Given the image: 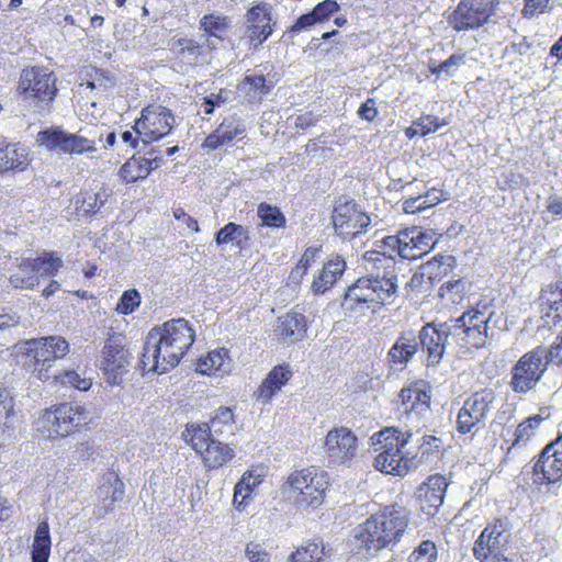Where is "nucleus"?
<instances>
[{"mask_svg":"<svg viewBox=\"0 0 562 562\" xmlns=\"http://www.w3.org/2000/svg\"><path fill=\"white\" fill-rule=\"evenodd\" d=\"M317 251H318L317 248H313V247H310L304 251L299 263L296 265V267L292 270V272L290 274V278L292 280H296V281L301 280V278L306 273L312 261H314Z\"/></svg>","mask_w":562,"mask_h":562,"instance_id":"53","label":"nucleus"},{"mask_svg":"<svg viewBox=\"0 0 562 562\" xmlns=\"http://www.w3.org/2000/svg\"><path fill=\"white\" fill-rule=\"evenodd\" d=\"M274 87L272 80L267 79L262 74L252 72L246 75L238 83L239 95L250 103L259 102L262 95L269 93Z\"/></svg>","mask_w":562,"mask_h":562,"instance_id":"29","label":"nucleus"},{"mask_svg":"<svg viewBox=\"0 0 562 562\" xmlns=\"http://www.w3.org/2000/svg\"><path fill=\"white\" fill-rule=\"evenodd\" d=\"M419 344L413 331L403 333L389 351L390 361L394 364L405 366L418 350Z\"/></svg>","mask_w":562,"mask_h":562,"instance_id":"33","label":"nucleus"},{"mask_svg":"<svg viewBox=\"0 0 562 562\" xmlns=\"http://www.w3.org/2000/svg\"><path fill=\"white\" fill-rule=\"evenodd\" d=\"M201 456L209 468L215 469L231 461L235 456V451L229 445L214 439Z\"/></svg>","mask_w":562,"mask_h":562,"instance_id":"36","label":"nucleus"},{"mask_svg":"<svg viewBox=\"0 0 562 562\" xmlns=\"http://www.w3.org/2000/svg\"><path fill=\"white\" fill-rule=\"evenodd\" d=\"M102 359L100 361V369L106 376L110 385H117L121 378L127 372L131 361V352L126 348L125 337L120 334L111 335L103 348Z\"/></svg>","mask_w":562,"mask_h":562,"instance_id":"12","label":"nucleus"},{"mask_svg":"<svg viewBox=\"0 0 562 562\" xmlns=\"http://www.w3.org/2000/svg\"><path fill=\"white\" fill-rule=\"evenodd\" d=\"M535 483H555L562 479V450L553 442L546 446L533 467Z\"/></svg>","mask_w":562,"mask_h":562,"instance_id":"20","label":"nucleus"},{"mask_svg":"<svg viewBox=\"0 0 562 562\" xmlns=\"http://www.w3.org/2000/svg\"><path fill=\"white\" fill-rule=\"evenodd\" d=\"M246 35L254 48H258L273 32L271 5L260 2L245 14Z\"/></svg>","mask_w":562,"mask_h":562,"instance_id":"18","label":"nucleus"},{"mask_svg":"<svg viewBox=\"0 0 562 562\" xmlns=\"http://www.w3.org/2000/svg\"><path fill=\"white\" fill-rule=\"evenodd\" d=\"M551 8L550 0H526L524 14L532 16L551 10Z\"/></svg>","mask_w":562,"mask_h":562,"instance_id":"59","label":"nucleus"},{"mask_svg":"<svg viewBox=\"0 0 562 562\" xmlns=\"http://www.w3.org/2000/svg\"><path fill=\"white\" fill-rule=\"evenodd\" d=\"M262 476V472L250 470L245 472L237 482L234 488L233 504L238 510L244 509L246 501L250 498L252 492L261 484Z\"/></svg>","mask_w":562,"mask_h":562,"instance_id":"34","label":"nucleus"},{"mask_svg":"<svg viewBox=\"0 0 562 562\" xmlns=\"http://www.w3.org/2000/svg\"><path fill=\"white\" fill-rule=\"evenodd\" d=\"M550 417L548 408H540L539 414L528 417L526 420L520 423L515 431V439L508 447L507 453H510L515 448L524 446L526 441L532 435V422H543Z\"/></svg>","mask_w":562,"mask_h":562,"instance_id":"40","label":"nucleus"},{"mask_svg":"<svg viewBox=\"0 0 562 562\" xmlns=\"http://www.w3.org/2000/svg\"><path fill=\"white\" fill-rule=\"evenodd\" d=\"M540 302L553 306L562 314V281L548 285L541 291Z\"/></svg>","mask_w":562,"mask_h":562,"instance_id":"48","label":"nucleus"},{"mask_svg":"<svg viewBox=\"0 0 562 562\" xmlns=\"http://www.w3.org/2000/svg\"><path fill=\"white\" fill-rule=\"evenodd\" d=\"M140 304V296L136 290L125 291L116 305V312L128 315L135 311Z\"/></svg>","mask_w":562,"mask_h":562,"instance_id":"52","label":"nucleus"},{"mask_svg":"<svg viewBox=\"0 0 562 562\" xmlns=\"http://www.w3.org/2000/svg\"><path fill=\"white\" fill-rule=\"evenodd\" d=\"M292 376L289 364L276 366L260 384L257 391V401L263 405L271 402L272 397L282 389Z\"/></svg>","mask_w":562,"mask_h":562,"instance_id":"28","label":"nucleus"},{"mask_svg":"<svg viewBox=\"0 0 562 562\" xmlns=\"http://www.w3.org/2000/svg\"><path fill=\"white\" fill-rule=\"evenodd\" d=\"M245 233L246 231L241 225L231 222L215 234V241L217 245L233 241L240 244V238L245 236Z\"/></svg>","mask_w":562,"mask_h":562,"instance_id":"47","label":"nucleus"},{"mask_svg":"<svg viewBox=\"0 0 562 562\" xmlns=\"http://www.w3.org/2000/svg\"><path fill=\"white\" fill-rule=\"evenodd\" d=\"M346 269V261L339 255H333L323 265L313 278L311 291L314 294H324L330 290L341 278Z\"/></svg>","mask_w":562,"mask_h":562,"instance_id":"26","label":"nucleus"},{"mask_svg":"<svg viewBox=\"0 0 562 562\" xmlns=\"http://www.w3.org/2000/svg\"><path fill=\"white\" fill-rule=\"evenodd\" d=\"M176 125L171 110L160 104H150L142 110L134 130L144 144L159 140L169 135Z\"/></svg>","mask_w":562,"mask_h":562,"instance_id":"11","label":"nucleus"},{"mask_svg":"<svg viewBox=\"0 0 562 562\" xmlns=\"http://www.w3.org/2000/svg\"><path fill=\"white\" fill-rule=\"evenodd\" d=\"M30 164L29 149L21 144H0V173L23 171Z\"/></svg>","mask_w":562,"mask_h":562,"instance_id":"30","label":"nucleus"},{"mask_svg":"<svg viewBox=\"0 0 562 562\" xmlns=\"http://www.w3.org/2000/svg\"><path fill=\"white\" fill-rule=\"evenodd\" d=\"M211 428L215 435L233 434L234 431V414L228 407H220L212 418Z\"/></svg>","mask_w":562,"mask_h":562,"instance_id":"46","label":"nucleus"},{"mask_svg":"<svg viewBox=\"0 0 562 562\" xmlns=\"http://www.w3.org/2000/svg\"><path fill=\"white\" fill-rule=\"evenodd\" d=\"M56 77L44 68H31L23 70L21 75V88L30 97L42 101H52L56 95Z\"/></svg>","mask_w":562,"mask_h":562,"instance_id":"19","label":"nucleus"},{"mask_svg":"<svg viewBox=\"0 0 562 562\" xmlns=\"http://www.w3.org/2000/svg\"><path fill=\"white\" fill-rule=\"evenodd\" d=\"M36 143L48 151L69 156H80L97 151V142L93 138L78 133H70L61 127H49L37 133Z\"/></svg>","mask_w":562,"mask_h":562,"instance_id":"9","label":"nucleus"},{"mask_svg":"<svg viewBox=\"0 0 562 562\" xmlns=\"http://www.w3.org/2000/svg\"><path fill=\"white\" fill-rule=\"evenodd\" d=\"M403 241V231H400L397 235L386 236L385 238H383L384 247L389 250L396 251L401 258L402 248L404 246Z\"/></svg>","mask_w":562,"mask_h":562,"instance_id":"63","label":"nucleus"},{"mask_svg":"<svg viewBox=\"0 0 562 562\" xmlns=\"http://www.w3.org/2000/svg\"><path fill=\"white\" fill-rule=\"evenodd\" d=\"M329 558L326 547L322 542L308 541L299 547L289 557V562H326Z\"/></svg>","mask_w":562,"mask_h":562,"instance_id":"39","label":"nucleus"},{"mask_svg":"<svg viewBox=\"0 0 562 562\" xmlns=\"http://www.w3.org/2000/svg\"><path fill=\"white\" fill-rule=\"evenodd\" d=\"M362 261L368 274L348 288L342 303L345 308L362 311L373 303L392 304L398 288L394 257L372 250L363 255Z\"/></svg>","mask_w":562,"mask_h":562,"instance_id":"2","label":"nucleus"},{"mask_svg":"<svg viewBox=\"0 0 562 562\" xmlns=\"http://www.w3.org/2000/svg\"><path fill=\"white\" fill-rule=\"evenodd\" d=\"M194 341V330L183 318L171 319L153 328L142 353L144 370L162 374L175 368Z\"/></svg>","mask_w":562,"mask_h":562,"instance_id":"3","label":"nucleus"},{"mask_svg":"<svg viewBox=\"0 0 562 562\" xmlns=\"http://www.w3.org/2000/svg\"><path fill=\"white\" fill-rule=\"evenodd\" d=\"M439 126L440 125L437 122V117L427 115L414 122V127L412 128V131L413 134H420L422 136H425L430 133H435L439 128Z\"/></svg>","mask_w":562,"mask_h":562,"instance_id":"56","label":"nucleus"},{"mask_svg":"<svg viewBox=\"0 0 562 562\" xmlns=\"http://www.w3.org/2000/svg\"><path fill=\"white\" fill-rule=\"evenodd\" d=\"M109 196L110 193L105 189L95 193H82L76 200L77 210L83 214H94L105 204Z\"/></svg>","mask_w":562,"mask_h":562,"instance_id":"42","label":"nucleus"},{"mask_svg":"<svg viewBox=\"0 0 562 562\" xmlns=\"http://www.w3.org/2000/svg\"><path fill=\"white\" fill-rule=\"evenodd\" d=\"M328 486V474L324 471H317L313 476L312 484H308L295 502L305 507H318L325 498Z\"/></svg>","mask_w":562,"mask_h":562,"instance_id":"32","label":"nucleus"},{"mask_svg":"<svg viewBox=\"0 0 562 562\" xmlns=\"http://www.w3.org/2000/svg\"><path fill=\"white\" fill-rule=\"evenodd\" d=\"M468 292L467 282L463 279L447 281L440 288V296L451 304H460Z\"/></svg>","mask_w":562,"mask_h":562,"instance_id":"45","label":"nucleus"},{"mask_svg":"<svg viewBox=\"0 0 562 562\" xmlns=\"http://www.w3.org/2000/svg\"><path fill=\"white\" fill-rule=\"evenodd\" d=\"M400 397L408 420H424L430 414V392L420 385L403 389Z\"/></svg>","mask_w":562,"mask_h":562,"instance_id":"23","label":"nucleus"},{"mask_svg":"<svg viewBox=\"0 0 562 562\" xmlns=\"http://www.w3.org/2000/svg\"><path fill=\"white\" fill-rule=\"evenodd\" d=\"M245 557L249 562H272L270 552L260 542L246 543Z\"/></svg>","mask_w":562,"mask_h":562,"instance_id":"51","label":"nucleus"},{"mask_svg":"<svg viewBox=\"0 0 562 562\" xmlns=\"http://www.w3.org/2000/svg\"><path fill=\"white\" fill-rule=\"evenodd\" d=\"M324 451L329 463L350 464L358 452V438L347 427H335L325 437Z\"/></svg>","mask_w":562,"mask_h":562,"instance_id":"16","label":"nucleus"},{"mask_svg":"<svg viewBox=\"0 0 562 562\" xmlns=\"http://www.w3.org/2000/svg\"><path fill=\"white\" fill-rule=\"evenodd\" d=\"M540 313H541V321L542 325L544 327H552L555 326L561 319L562 314L555 311L553 306H550L548 304L540 303Z\"/></svg>","mask_w":562,"mask_h":562,"instance_id":"58","label":"nucleus"},{"mask_svg":"<svg viewBox=\"0 0 562 562\" xmlns=\"http://www.w3.org/2000/svg\"><path fill=\"white\" fill-rule=\"evenodd\" d=\"M233 361L229 352L225 348L210 351L205 357L201 358L196 364V371L201 374H227L231 372Z\"/></svg>","mask_w":562,"mask_h":562,"instance_id":"31","label":"nucleus"},{"mask_svg":"<svg viewBox=\"0 0 562 562\" xmlns=\"http://www.w3.org/2000/svg\"><path fill=\"white\" fill-rule=\"evenodd\" d=\"M497 394L493 389H482L468 396L459 408L456 429L460 435L475 434L486 424L495 409Z\"/></svg>","mask_w":562,"mask_h":562,"instance_id":"8","label":"nucleus"},{"mask_svg":"<svg viewBox=\"0 0 562 562\" xmlns=\"http://www.w3.org/2000/svg\"><path fill=\"white\" fill-rule=\"evenodd\" d=\"M340 9L335 0H324L315 5L312 10L317 23H323Z\"/></svg>","mask_w":562,"mask_h":562,"instance_id":"54","label":"nucleus"},{"mask_svg":"<svg viewBox=\"0 0 562 562\" xmlns=\"http://www.w3.org/2000/svg\"><path fill=\"white\" fill-rule=\"evenodd\" d=\"M245 133L246 126L244 121L235 114L229 115L204 139L202 148L215 150L231 143L236 137H243Z\"/></svg>","mask_w":562,"mask_h":562,"instance_id":"25","label":"nucleus"},{"mask_svg":"<svg viewBox=\"0 0 562 562\" xmlns=\"http://www.w3.org/2000/svg\"><path fill=\"white\" fill-rule=\"evenodd\" d=\"M55 384L71 386L79 391H87L91 387V379L81 376L75 370L59 369L56 378L50 379Z\"/></svg>","mask_w":562,"mask_h":562,"instance_id":"44","label":"nucleus"},{"mask_svg":"<svg viewBox=\"0 0 562 562\" xmlns=\"http://www.w3.org/2000/svg\"><path fill=\"white\" fill-rule=\"evenodd\" d=\"M358 115L368 122H372L376 115L378 110L375 108V101L373 99H368L358 110Z\"/></svg>","mask_w":562,"mask_h":562,"instance_id":"62","label":"nucleus"},{"mask_svg":"<svg viewBox=\"0 0 562 562\" xmlns=\"http://www.w3.org/2000/svg\"><path fill=\"white\" fill-rule=\"evenodd\" d=\"M232 29V19L221 13L205 14L200 20V30L202 37L209 49L216 48L217 44L223 42Z\"/></svg>","mask_w":562,"mask_h":562,"instance_id":"27","label":"nucleus"},{"mask_svg":"<svg viewBox=\"0 0 562 562\" xmlns=\"http://www.w3.org/2000/svg\"><path fill=\"white\" fill-rule=\"evenodd\" d=\"M438 551L430 540L423 541L409 555V562H436Z\"/></svg>","mask_w":562,"mask_h":562,"instance_id":"49","label":"nucleus"},{"mask_svg":"<svg viewBox=\"0 0 562 562\" xmlns=\"http://www.w3.org/2000/svg\"><path fill=\"white\" fill-rule=\"evenodd\" d=\"M257 214L261 220V226L283 228L286 224L285 216L280 209L266 202L258 205Z\"/></svg>","mask_w":562,"mask_h":562,"instance_id":"43","label":"nucleus"},{"mask_svg":"<svg viewBox=\"0 0 562 562\" xmlns=\"http://www.w3.org/2000/svg\"><path fill=\"white\" fill-rule=\"evenodd\" d=\"M50 536L47 521H41L35 530L32 546V562H47L50 554Z\"/></svg>","mask_w":562,"mask_h":562,"instance_id":"38","label":"nucleus"},{"mask_svg":"<svg viewBox=\"0 0 562 562\" xmlns=\"http://www.w3.org/2000/svg\"><path fill=\"white\" fill-rule=\"evenodd\" d=\"M407 526L405 509L397 505L387 506L353 529V548L360 554L375 555L380 550L396 544Z\"/></svg>","mask_w":562,"mask_h":562,"instance_id":"4","label":"nucleus"},{"mask_svg":"<svg viewBox=\"0 0 562 562\" xmlns=\"http://www.w3.org/2000/svg\"><path fill=\"white\" fill-rule=\"evenodd\" d=\"M402 209L407 214L419 213L426 210L425 201L420 198L419 194L416 196H409L403 201Z\"/></svg>","mask_w":562,"mask_h":562,"instance_id":"60","label":"nucleus"},{"mask_svg":"<svg viewBox=\"0 0 562 562\" xmlns=\"http://www.w3.org/2000/svg\"><path fill=\"white\" fill-rule=\"evenodd\" d=\"M162 157L151 149L146 156H133L120 169V176L126 183H133L145 179L153 170L162 162Z\"/></svg>","mask_w":562,"mask_h":562,"instance_id":"24","label":"nucleus"},{"mask_svg":"<svg viewBox=\"0 0 562 562\" xmlns=\"http://www.w3.org/2000/svg\"><path fill=\"white\" fill-rule=\"evenodd\" d=\"M27 353L33 359V375L43 381H50L57 376L58 362L70 350L69 342L61 336H47L29 340Z\"/></svg>","mask_w":562,"mask_h":562,"instance_id":"7","label":"nucleus"},{"mask_svg":"<svg viewBox=\"0 0 562 562\" xmlns=\"http://www.w3.org/2000/svg\"><path fill=\"white\" fill-rule=\"evenodd\" d=\"M212 431L213 429L207 423H191L187 425L182 436L186 442L189 443L196 453L201 454L209 443L214 440L212 438Z\"/></svg>","mask_w":562,"mask_h":562,"instance_id":"35","label":"nucleus"},{"mask_svg":"<svg viewBox=\"0 0 562 562\" xmlns=\"http://www.w3.org/2000/svg\"><path fill=\"white\" fill-rule=\"evenodd\" d=\"M402 258L415 260L428 254L437 243L435 233L430 229L413 226L403 229Z\"/></svg>","mask_w":562,"mask_h":562,"instance_id":"21","label":"nucleus"},{"mask_svg":"<svg viewBox=\"0 0 562 562\" xmlns=\"http://www.w3.org/2000/svg\"><path fill=\"white\" fill-rule=\"evenodd\" d=\"M465 57L463 54H453L448 59L439 64V71L446 77H452L457 69L464 65Z\"/></svg>","mask_w":562,"mask_h":562,"instance_id":"57","label":"nucleus"},{"mask_svg":"<svg viewBox=\"0 0 562 562\" xmlns=\"http://www.w3.org/2000/svg\"><path fill=\"white\" fill-rule=\"evenodd\" d=\"M448 485L447 479L441 474L428 476L417 490L422 510L428 515H435L443 504Z\"/></svg>","mask_w":562,"mask_h":562,"instance_id":"22","label":"nucleus"},{"mask_svg":"<svg viewBox=\"0 0 562 562\" xmlns=\"http://www.w3.org/2000/svg\"><path fill=\"white\" fill-rule=\"evenodd\" d=\"M317 472L314 468L295 470L291 472L286 479V491L290 493L291 497L296 501L300 494L312 484L313 476Z\"/></svg>","mask_w":562,"mask_h":562,"instance_id":"41","label":"nucleus"},{"mask_svg":"<svg viewBox=\"0 0 562 562\" xmlns=\"http://www.w3.org/2000/svg\"><path fill=\"white\" fill-rule=\"evenodd\" d=\"M172 48L184 58L196 59L202 53V46L190 38H179L172 43Z\"/></svg>","mask_w":562,"mask_h":562,"instance_id":"50","label":"nucleus"},{"mask_svg":"<svg viewBox=\"0 0 562 562\" xmlns=\"http://www.w3.org/2000/svg\"><path fill=\"white\" fill-rule=\"evenodd\" d=\"M336 233L342 239H351L367 229L370 217L353 201L339 199L333 212Z\"/></svg>","mask_w":562,"mask_h":562,"instance_id":"15","label":"nucleus"},{"mask_svg":"<svg viewBox=\"0 0 562 562\" xmlns=\"http://www.w3.org/2000/svg\"><path fill=\"white\" fill-rule=\"evenodd\" d=\"M278 331L283 338L301 340L306 331L305 316L297 312L288 313L281 319Z\"/></svg>","mask_w":562,"mask_h":562,"instance_id":"37","label":"nucleus"},{"mask_svg":"<svg viewBox=\"0 0 562 562\" xmlns=\"http://www.w3.org/2000/svg\"><path fill=\"white\" fill-rule=\"evenodd\" d=\"M498 0H462L450 16L453 30L479 29L495 13Z\"/></svg>","mask_w":562,"mask_h":562,"instance_id":"14","label":"nucleus"},{"mask_svg":"<svg viewBox=\"0 0 562 562\" xmlns=\"http://www.w3.org/2000/svg\"><path fill=\"white\" fill-rule=\"evenodd\" d=\"M66 562H99L91 553L85 550H78L67 553Z\"/></svg>","mask_w":562,"mask_h":562,"instance_id":"64","label":"nucleus"},{"mask_svg":"<svg viewBox=\"0 0 562 562\" xmlns=\"http://www.w3.org/2000/svg\"><path fill=\"white\" fill-rule=\"evenodd\" d=\"M562 364V337L549 349L538 346L526 352L510 370V390L516 394H527L536 389L543 378L548 364Z\"/></svg>","mask_w":562,"mask_h":562,"instance_id":"5","label":"nucleus"},{"mask_svg":"<svg viewBox=\"0 0 562 562\" xmlns=\"http://www.w3.org/2000/svg\"><path fill=\"white\" fill-rule=\"evenodd\" d=\"M61 265V259L53 254L23 259L19 271L11 276L10 282L14 288L34 289L40 284L41 278L55 273Z\"/></svg>","mask_w":562,"mask_h":562,"instance_id":"13","label":"nucleus"},{"mask_svg":"<svg viewBox=\"0 0 562 562\" xmlns=\"http://www.w3.org/2000/svg\"><path fill=\"white\" fill-rule=\"evenodd\" d=\"M506 528L503 521L497 520L487 525L473 546V555L481 562H491L503 554L508 542Z\"/></svg>","mask_w":562,"mask_h":562,"instance_id":"17","label":"nucleus"},{"mask_svg":"<svg viewBox=\"0 0 562 562\" xmlns=\"http://www.w3.org/2000/svg\"><path fill=\"white\" fill-rule=\"evenodd\" d=\"M111 491L110 503L105 505L106 510L114 509V503L121 501L124 495V484L120 479H115L110 485H103L101 492L108 494Z\"/></svg>","mask_w":562,"mask_h":562,"instance_id":"55","label":"nucleus"},{"mask_svg":"<svg viewBox=\"0 0 562 562\" xmlns=\"http://www.w3.org/2000/svg\"><path fill=\"white\" fill-rule=\"evenodd\" d=\"M81 405L64 403L54 409H45L37 420V430L49 438L65 437L86 419Z\"/></svg>","mask_w":562,"mask_h":562,"instance_id":"10","label":"nucleus"},{"mask_svg":"<svg viewBox=\"0 0 562 562\" xmlns=\"http://www.w3.org/2000/svg\"><path fill=\"white\" fill-rule=\"evenodd\" d=\"M494 314L491 305L479 303L456 319L439 326L424 325L416 337L427 356V367L439 366L446 352L451 351L463 358L472 349L484 347L486 340L493 337L490 323Z\"/></svg>","mask_w":562,"mask_h":562,"instance_id":"1","label":"nucleus"},{"mask_svg":"<svg viewBox=\"0 0 562 562\" xmlns=\"http://www.w3.org/2000/svg\"><path fill=\"white\" fill-rule=\"evenodd\" d=\"M317 23L313 11L302 14L291 27V32L301 33Z\"/></svg>","mask_w":562,"mask_h":562,"instance_id":"61","label":"nucleus"},{"mask_svg":"<svg viewBox=\"0 0 562 562\" xmlns=\"http://www.w3.org/2000/svg\"><path fill=\"white\" fill-rule=\"evenodd\" d=\"M411 437V431L401 432L393 427L374 434L371 438L376 452L374 468L382 473L397 476H404L412 468H416L417 464L403 451Z\"/></svg>","mask_w":562,"mask_h":562,"instance_id":"6","label":"nucleus"}]
</instances>
